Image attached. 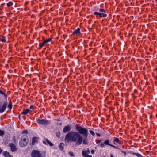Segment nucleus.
Listing matches in <instances>:
<instances>
[{
    "mask_svg": "<svg viewBox=\"0 0 157 157\" xmlns=\"http://www.w3.org/2000/svg\"><path fill=\"white\" fill-rule=\"evenodd\" d=\"M65 141L75 143V145H79L82 142V137L77 132L71 131L67 133L65 136Z\"/></svg>",
    "mask_w": 157,
    "mask_h": 157,
    "instance_id": "nucleus-1",
    "label": "nucleus"
},
{
    "mask_svg": "<svg viewBox=\"0 0 157 157\" xmlns=\"http://www.w3.org/2000/svg\"><path fill=\"white\" fill-rule=\"evenodd\" d=\"M29 140L26 136H23L21 137V140L19 142L20 145L22 147H24L27 145L28 144Z\"/></svg>",
    "mask_w": 157,
    "mask_h": 157,
    "instance_id": "nucleus-2",
    "label": "nucleus"
},
{
    "mask_svg": "<svg viewBox=\"0 0 157 157\" xmlns=\"http://www.w3.org/2000/svg\"><path fill=\"white\" fill-rule=\"evenodd\" d=\"M76 129L78 132L79 134L83 135L84 136L87 137L88 135L87 129L78 125L76 126Z\"/></svg>",
    "mask_w": 157,
    "mask_h": 157,
    "instance_id": "nucleus-3",
    "label": "nucleus"
},
{
    "mask_svg": "<svg viewBox=\"0 0 157 157\" xmlns=\"http://www.w3.org/2000/svg\"><path fill=\"white\" fill-rule=\"evenodd\" d=\"M37 122L39 124H43L44 125H47L49 124V121L48 120L45 119H40L37 120Z\"/></svg>",
    "mask_w": 157,
    "mask_h": 157,
    "instance_id": "nucleus-4",
    "label": "nucleus"
},
{
    "mask_svg": "<svg viewBox=\"0 0 157 157\" xmlns=\"http://www.w3.org/2000/svg\"><path fill=\"white\" fill-rule=\"evenodd\" d=\"M32 157H42L40 152L36 150H33L31 153Z\"/></svg>",
    "mask_w": 157,
    "mask_h": 157,
    "instance_id": "nucleus-5",
    "label": "nucleus"
},
{
    "mask_svg": "<svg viewBox=\"0 0 157 157\" xmlns=\"http://www.w3.org/2000/svg\"><path fill=\"white\" fill-rule=\"evenodd\" d=\"M7 103L6 101H4L2 105L0 108V113H3L6 109L7 107Z\"/></svg>",
    "mask_w": 157,
    "mask_h": 157,
    "instance_id": "nucleus-6",
    "label": "nucleus"
},
{
    "mask_svg": "<svg viewBox=\"0 0 157 157\" xmlns=\"http://www.w3.org/2000/svg\"><path fill=\"white\" fill-rule=\"evenodd\" d=\"M9 146L10 147L11 151H12L14 152L17 151V149L14 144L10 143L9 144Z\"/></svg>",
    "mask_w": 157,
    "mask_h": 157,
    "instance_id": "nucleus-7",
    "label": "nucleus"
},
{
    "mask_svg": "<svg viewBox=\"0 0 157 157\" xmlns=\"http://www.w3.org/2000/svg\"><path fill=\"white\" fill-rule=\"evenodd\" d=\"M71 129V127L70 125H67L64 127L63 129V132L66 133L67 132H69Z\"/></svg>",
    "mask_w": 157,
    "mask_h": 157,
    "instance_id": "nucleus-8",
    "label": "nucleus"
},
{
    "mask_svg": "<svg viewBox=\"0 0 157 157\" xmlns=\"http://www.w3.org/2000/svg\"><path fill=\"white\" fill-rule=\"evenodd\" d=\"M43 143L46 144H49L50 146H52L53 144L51 143L48 139H45L43 141Z\"/></svg>",
    "mask_w": 157,
    "mask_h": 157,
    "instance_id": "nucleus-9",
    "label": "nucleus"
},
{
    "mask_svg": "<svg viewBox=\"0 0 157 157\" xmlns=\"http://www.w3.org/2000/svg\"><path fill=\"white\" fill-rule=\"evenodd\" d=\"M104 144H105L106 145L111 146L113 147L114 148H117V147L116 146L109 144V140H106L104 142Z\"/></svg>",
    "mask_w": 157,
    "mask_h": 157,
    "instance_id": "nucleus-10",
    "label": "nucleus"
},
{
    "mask_svg": "<svg viewBox=\"0 0 157 157\" xmlns=\"http://www.w3.org/2000/svg\"><path fill=\"white\" fill-rule=\"evenodd\" d=\"M3 155L5 157H13V156L11 155L9 152L7 151L4 152Z\"/></svg>",
    "mask_w": 157,
    "mask_h": 157,
    "instance_id": "nucleus-11",
    "label": "nucleus"
},
{
    "mask_svg": "<svg viewBox=\"0 0 157 157\" xmlns=\"http://www.w3.org/2000/svg\"><path fill=\"white\" fill-rule=\"evenodd\" d=\"M38 138L36 137H34L32 139V144L33 145H34L35 143H36L38 141Z\"/></svg>",
    "mask_w": 157,
    "mask_h": 157,
    "instance_id": "nucleus-12",
    "label": "nucleus"
},
{
    "mask_svg": "<svg viewBox=\"0 0 157 157\" xmlns=\"http://www.w3.org/2000/svg\"><path fill=\"white\" fill-rule=\"evenodd\" d=\"M87 137L85 136L84 139L82 138V142L83 144L85 145L87 144L88 143V142L87 140Z\"/></svg>",
    "mask_w": 157,
    "mask_h": 157,
    "instance_id": "nucleus-13",
    "label": "nucleus"
},
{
    "mask_svg": "<svg viewBox=\"0 0 157 157\" xmlns=\"http://www.w3.org/2000/svg\"><path fill=\"white\" fill-rule=\"evenodd\" d=\"M0 96L2 98L5 97L6 99L7 97V95L1 90H0Z\"/></svg>",
    "mask_w": 157,
    "mask_h": 157,
    "instance_id": "nucleus-14",
    "label": "nucleus"
},
{
    "mask_svg": "<svg viewBox=\"0 0 157 157\" xmlns=\"http://www.w3.org/2000/svg\"><path fill=\"white\" fill-rule=\"evenodd\" d=\"M30 111V110L29 109H27L25 110H24L21 113V114L26 115Z\"/></svg>",
    "mask_w": 157,
    "mask_h": 157,
    "instance_id": "nucleus-15",
    "label": "nucleus"
},
{
    "mask_svg": "<svg viewBox=\"0 0 157 157\" xmlns=\"http://www.w3.org/2000/svg\"><path fill=\"white\" fill-rule=\"evenodd\" d=\"M64 145V144L63 143H61L60 144L59 146V149L61 151H63V150Z\"/></svg>",
    "mask_w": 157,
    "mask_h": 157,
    "instance_id": "nucleus-16",
    "label": "nucleus"
},
{
    "mask_svg": "<svg viewBox=\"0 0 157 157\" xmlns=\"http://www.w3.org/2000/svg\"><path fill=\"white\" fill-rule=\"evenodd\" d=\"M80 30V28H78V29L76 30L75 31L73 32V34H77L79 33Z\"/></svg>",
    "mask_w": 157,
    "mask_h": 157,
    "instance_id": "nucleus-17",
    "label": "nucleus"
},
{
    "mask_svg": "<svg viewBox=\"0 0 157 157\" xmlns=\"http://www.w3.org/2000/svg\"><path fill=\"white\" fill-rule=\"evenodd\" d=\"M82 155L84 157L87 156L88 155H89L88 154L86 153V152L85 151H82Z\"/></svg>",
    "mask_w": 157,
    "mask_h": 157,
    "instance_id": "nucleus-18",
    "label": "nucleus"
},
{
    "mask_svg": "<svg viewBox=\"0 0 157 157\" xmlns=\"http://www.w3.org/2000/svg\"><path fill=\"white\" fill-rule=\"evenodd\" d=\"M119 140L118 138H116L114 140L113 143L114 144L116 143H119Z\"/></svg>",
    "mask_w": 157,
    "mask_h": 157,
    "instance_id": "nucleus-19",
    "label": "nucleus"
},
{
    "mask_svg": "<svg viewBox=\"0 0 157 157\" xmlns=\"http://www.w3.org/2000/svg\"><path fill=\"white\" fill-rule=\"evenodd\" d=\"M46 43L45 42V41H44L42 43H40L39 44V46L40 47H42Z\"/></svg>",
    "mask_w": 157,
    "mask_h": 157,
    "instance_id": "nucleus-20",
    "label": "nucleus"
},
{
    "mask_svg": "<svg viewBox=\"0 0 157 157\" xmlns=\"http://www.w3.org/2000/svg\"><path fill=\"white\" fill-rule=\"evenodd\" d=\"M69 155L71 156H75V155L74 154V153L71 151H69Z\"/></svg>",
    "mask_w": 157,
    "mask_h": 157,
    "instance_id": "nucleus-21",
    "label": "nucleus"
},
{
    "mask_svg": "<svg viewBox=\"0 0 157 157\" xmlns=\"http://www.w3.org/2000/svg\"><path fill=\"white\" fill-rule=\"evenodd\" d=\"M13 3L11 2H9L7 3V5L8 7H10L12 5Z\"/></svg>",
    "mask_w": 157,
    "mask_h": 157,
    "instance_id": "nucleus-22",
    "label": "nucleus"
},
{
    "mask_svg": "<svg viewBox=\"0 0 157 157\" xmlns=\"http://www.w3.org/2000/svg\"><path fill=\"white\" fill-rule=\"evenodd\" d=\"M8 107L10 109H11L12 108V104H11V103H10L8 105Z\"/></svg>",
    "mask_w": 157,
    "mask_h": 157,
    "instance_id": "nucleus-23",
    "label": "nucleus"
},
{
    "mask_svg": "<svg viewBox=\"0 0 157 157\" xmlns=\"http://www.w3.org/2000/svg\"><path fill=\"white\" fill-rule=\"evenodd\" d=\"M51 40V38H49L48 39L45 40V41L46 43H47L50 42Z\"/></svg>",
    "mask_w": 157,
    "mask_h": 157,
    "instance_id": "nucleus-24",
    "label": "nucleus"
},
{
    "mask_svg": "<svg viewBox=\"0 0 157 157\" xmlns=\"http://www.w3.org/2000/svg\"><path fill=\"white\" fill-rule=\"evenodd\" d=\"M4 134V132L2 130H0V136H3Z\"/></svg>",
    "mask_w": 157,
    "mask_h": 157,
    "instance_id": "nucleus-25",
    "label": "nucleus"
},
{
    "mask_svg": "<svg viewBox=\"0 0 157 157\" xmlns=\"http://www.w3.org/2000/svg\"><path fill=\"white\" fill-rule=\"evenodd\" d=\"M135 155L138 157H142V156L139 153H136V154H135Z\"/></svg>",
    "mask_w": 157,
    "mask_h": 157,
    "instance_id": "nucleus-26",
    "label": "nucleus"
},
{
    "mask_svg": "<svg viewBox=\"0 0 157 157\" xmlns=\"http://www.w3.org/2000/svg\"><path fill=\"white\" fill-rule=\"evenodd\" d=\"M100 145L102 147H104V146H105V145H104V143H101L100 144Z\"/></svg>",
    "mask_w": 157,
    "mask_h": 157,
    "instance_id": "nucleus-27",
    "label": "nucleus"
},
{
    "mask_svg": "<svg viewBox=\"0 0 157 157\" xmlns=\"http://www.w3.org/2000/svg\"><path fill=\"white\" fill-rule=\"evenodd\" d=\"M99 11L101 12H103L105 11V10L104 9H101L99 10Z\"/></svg>",
    "mask_w": 157,
    "mask_h": 157,
    "instance_id": "nucleus-28",
    "label": "nucleus"
},
{
    "mask_svg": "<svg viewBox=\"0 0 157 157\" xmlns=\"http://www.w3.org/2000/svg\"><path fill=\"white\" fill-rule=\"evenodd\" d=\"M56 135L58 137H59L60 136V133L59 132H57L56 134Z\"/></svg>",
    "mask_w": 157,
    "mask_h": 157,
    "instance_id": "nucleus-29",
    "label": "nucleus"
},
{
    "mask_svg": "<svg viewBox=\"0 0 157 157\" xmlns=\"http://www.w3.org/2000/svg\"><path fill=\"white\" fill-rule=\"evenodd\" d=\"M28 133V131H27V130H23V131H22V133H26V134H27Z\"/></svg>",
    "mask_w": 157,
    "mask_h": 157,
    "instance_id": "nucleus-30",
    "label": "nucleus"
},
{
    "mask_svg": "<svg viewBox=\"0 0 157 157\" xmlns=\"http://www.w3.org/2000/svg\"><path fill=\"white\" fill-rule=\"evenodd\" d=\"M90 133H91V134L93 135H95V134L94 133V132L93 131H90Z\"/></svg>",
    "mask_w": 157,
    "mask_h": 157,
    "instance_id": "nucleus-31",
    "label": "nucleus"
},
{
    "mask_svg": "<svg viewBox=\"0 0 157 157\" xmlns=\"http://www.w3.org/2000/svg\"><path fill=\"white\" fill-rule=\"evenodd\" d=\"M85 151L86 152V153H87L88 154L90 153V151L89 149H88L87 150Z\"/></svg>",
    "mask_w": 157,
    "mask_h": 157,
    "instance_id": "nucleus-32",
    "label": "nucleus"
},
{
    "mask_svg": "<svg viewBox=\"0 0 157 157\" xmlns=\"http://www.w3.org/2000/svg\"><path fill=\"white\" fill-rule=\"evenodd\" d=\"M99 13L97 12H95L94 13V15H96L97 14L99 15Z\"/></svg>",
    "mask_w": 157,
    "mask_h": 157,
    "instance_id": "nucleus-33",
    "label": "nucleus"
},
{
    "mask_svg": "<svg viewBox=\"0 0 157 157\" xmlns=\"http://www.w3.org/2000/svg\"><path fill=\"white\" fill-rule=\"evenodd\" d=\"M102 16L104 17H105L107 16V15L106 14L102 13Z\"/></svg>",
    "mask_w": 157,
    "mask_h": 157,
    "instance_id": "nucleus-34",
    "label": "nucleus"
},
{
    "mask_svg": "<svg viewBox=\"0 0 157 157\" xmlns=\"http://www.w3.org/2000/svg\"><path fill=\"white\" fill-rule=\"evenodd\" d=\"M1 41L2 42H4L5 41V40L4 39H1Z\"/></svg>",
    "mask_w": 157,
    "mask_h": 157,
    "instance_id": "nucleus-35",
    "label": "nucleus"
},
{
    "mask_svg": "<svg viewBox=\"0 0 157 157\" xmlns=\"http://www.w3.org/2000/svg\"><path fill=\"white\" fill-rule=\"evenodd\" d=\"M99 15L100 17H101L102 16V13H99Z\"/></svg>",
    "mask_w": 157,
    "mask_h": 157,
    "instance_id": "nucleus-36",
    "label": "nucleus"
},
{
    "mask_svg": "<svg viewBox=\"0 0 157 157\" xmlns=\"http://www.w3.org/2000/svg\"><path fill=\"white\" fill-rule=\"evenodd\" d=\"M91 153L92 154H93L94 153V151L93 150H91Z\"/></svg>",
    "mask_w": 157,
    "mask_h": 157,
    "instance_id": "nucleus-37",
    "label": "nucleus"
},
{
    "mask_svg": "<svg viewBox=\"0 0 157 157\" xmlns=\"http://www.w3.org/2000/svg\"><path fill=\"white\" fill-rule=\"evenodd\" d=\"M97 135L98 136H100V134H99V133H97Z\"/></svg>",
    "mask_w": 157,
    "mask_h": 157,
    "instance_id": "nucleus-38",
    "label": "nucleus"
},
{
    "mask_svg": "<svg viewBox=\"0 0 157 157\" xmlns=\"http://www.w3.org/2000/svg\"><path fill=\"white\" fill-rule=\"evenodd\" d=\"M33 108V106H30V109H32Z\"/></svg>",
    "mask_w": 157,
    "mask_h": 157,
    "instance_id": "nucleus-39",
    "label": "nucleus"
},
{
    "mask_svg": "<svg viewBox=\"0 0 157 157\" xmlns=\"http://www.w3.org/2000/svg\"><path fill=\"white\" fill-rule=\"evenodd\" d=\"M100 142V140H99V141H97V143H99Z\"/></svg>",
    "mask_w": 157,
    "mask_h": 157,
    "instance_id": "nucleus-40",
    "label": "nucleus"
},
{
    "mask_svg": "<svg viewBox=\"0 0 157 157\" xmlns=\"http://www.w3.org/2000/svg\"><path fill=\"white\" fill-rule=\"evenodd\" d=\"M136 153H134V152H132V154L134 155H135V154H136Z\"/></svg>",
    "mask_w": 157,
    "mask_h": 157,
    "instance_id": "nucleus-41",
    "label": "nucleus"
},
{
    "mask_svg": "<svg viewBox=\"0 0 157 157\" xmlns=\"http://www.w3.org/2000/svg\"><path fill=\"white\" fill-rule=\"evenodd\" d=\"M111 157H113V156L112 155H111Z\"/></svg>",
    "mask_w": 157,
    "mask_h": 157,
    "instance_id": "nucleus-42",
    "label": "nucleus"
},
{
    "mask_svg": "<svg viewBox=\"0 0 157 157\" xmlns=\"http://www.w3.org/2000/svg\"><path fill=\"white\" fill-rule=\"evenodd\" d=\"M20 115H19V119H20Z\"/></svg>",
    "mask_w": 157,
    "mask_h": 157,
    "instance_id": "nucleus-43",
    "label": "nucleus"
}]
</instances>
